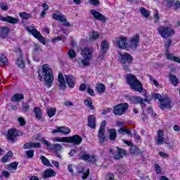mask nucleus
Returning <instances> with one entry per match:
<instances>
[{
  "mask_svg": "<svg viewBox=\"0 0 180 180\" xmlns=\"http://www.w3.org/2000/svg\"><path fill=\"white\" fill-rule=\"evenodd\" d=\"M58 79L60 88H61V89H65L66 88L65 79H64V76L63 75V73L59 72L58 76Z\"/></svg>",
  "mask_w": 180,
  "mask_h": 180,
  "instance_id": "24",
  "label": "nucleus"
},
{
  "mask_svg": "<svg viewBox=\"0 0 180 180\" xmlns=\"http://www.w3.org/2000/svg\"><path fill=\"white\" fill-rule=\"evenodd\" d=\"M174 9L175 11H176V9H179V8L180 7V2L179 1H176V3L174 5Z\"/></svg>",
  "mask_w": 180,
  "mask_h": 180,
  "instance_id": "64",
  "label": "nucleus"
},
{
  "mask_svg": "<svg viewBox=\"0 0 180 180\" xmlns=\"http://www.w3.org/2000/svg\"><path fill=\"white\" fill-rule=\"evenodd\" d=\"M87 126L90 127V129H96V117L94 115H89L87 117Z\"/></svg>",
  "mask_w": 180,
  "mask_h": 180,
  "instance_id": "17",
  "label": "nucleus"
},
{
  "mask_svg": "<svg viewBox=\"0 0 180 180\" xmlns=\"http://www.w3.org/2000/svg\"><path fill=\"white\" fill-rule=\"evenodd\" d=\"M54 141L58 143H68V137H56L54 139Z\"/></svg>",
  "mask_w": 180,
  "mask_h": 180,
  "instance_id": "41",
  "label": "nucleus"
},
{
  "mask_svg": "<svg viewBox=\"0 0 180 180\" xmlns=\"http://www.w3.org/2000/svg\"><path fill=\"white\" fill-rule=\"evenodd\" d=\"M19 15L22 19H30V14L26 12H21Z\"/></svg>",
  "mask_w": 180,
  "mask_h": 180,
  "instance_id": "48",
  "label": "nucleus"
},
{
  "mask_svg": "<svg viewBox=\"0 0 180 180\" xmlns=\"http://www.w3.org/2000/svg\"><path fill=\"white\" fill-rule=\"evenodd\" d=\"M0 63L1 64H8V58L4 54H0Z\"/></svg>",
  "mask_w": 180,
  "mask_h": 180,
  "instance_id": "46",
  "label": "nucleus"
},
{
  "mask_svg": "<svg viewBox=\"0 0 180 180\" xmlns=\"http://www.w3.org/2000/svg\"><path fill=\"white\" fill-rule=\"evenodd\" d=\"M117 171L120 172V174H124L126 172L127 169L126 167L123 165H118L117 166Z\"/></svg>",
  "mask_w": 180,
  "mask_h": 180,
  "instance_id": "49",
  "label": "nucleus"
},
{
  "mask_svg": "<svg viewBox=\"0 0 180 180\" xmlns=\"http://www.w3.org/2000/svg\"><path fill=\"white\" fill-rule=\"evenodd\" d=\"M18 122L20 126H25V124H26V122L25 121V119L22 117H20L18 118Z\"/></svg>",
  "mask_w": 180,
  "mask_h": 180,
  "instance_id": "55",
  "label": "nucleus"
},
{
  "mask_svg": "<svg viewBox=\"0 0 180 180\" xmlns=\"http://www.w3.org/2000/svg\"><path fill=\"white\" fill-rule=\"evenodd\" d=\"M118 133H120V134H124V133H126V134H127L128 136H132L133 134V133H131V131H130L129 129L127 128V127H121L118 130Z\"/></svg>",
  "mask_w": 180,
  "mask_h": 180,
  "instance_id": "29",
  "label": "nucleus"
},
{
  "mask_svg": "<svg viewBox=\"0 0 180 180\" xmlns=\"http://www.w3.org/2000/svg\"><path fill=\"white\" fill-rule=\"evenodd\" d=\"M19 165V162H11L8 167L7 169L9 171L11 174H13L16 169H18V166Z\"/></svg>",
  "mask_w": 180,
  "mask_h": 180,
  "instance_id": "27",
  "label": "nucleus"
},
{
  "mask_svg": "<svg viewBox=\"0 0 180 180\" xmlns=\"http://www.w3.org/2000/svg\"><path fill=\"white\" fill-rule=\"evenodd\" d=\"M140 11L141 15H143V16H145V18H148V16H150V13L148 12V11L146 10L145 8H141Z\"/></svg>",
  "mask_w": 180,
  "mask_h": 180,
  "instance_id": "44",
  "label": "nucleus"
},
{
  "mask_svg": "<svg viewBox=\"0 0 180 180\" xmlns=\"http://www.w3.org/2000/svg\"><path fill=\"white\" fill-rule=\"evenodd\" d=\"M127 81L131 89H134L136 92H143V84L137 79V77L134 75L127 74Z\"/></svg>",
  "mask_w": 180,
  "mask_h": 180,
  "instance_id": "2",
  "label": "nucleus"
},
{
  "mask_svg": "<svg viewBox=\"0 0 180 180\" xmlns=\"http://www.w3.org/2000/svg\"><path fill=\"white\" fill-rule=\"evenodd\" d=\"M0 8L2 11H8L9 7L8 6V4L5 1L0 2Z\"/></svg>",
  "mask_w": 180,
  "mask_h": 180,
  "instance_id": "47",
  "label": "nucleus"
},
{
  "mask_svg": "<svg viewBox=\"0 0 180 180\" xmlns=\"http://www.w3.org/2000/svg\"><path fill=\"white\" fill-rule=\"evenodd\" d=\"M47 115L49 117H53L56 115V108H49L47 110Z\"/></svg>",
  "mask_w": 180,
  "mask_h": 180,
  "instance_id": "43",
  "label": "nucleus"
},
{
  "mask_svg": "<svg viewBox=\"0 0 180 180\" xmlns=\"http://www.w3.org/2000/svg\"><path fill=\"white\" fill-rule=\"evenodd\" d=\"M106 180H115V175L112 173H108L105 176Z\"/></svg>",
  "mask_w": 180,
  "mask_h": 180,
  "instance_id": "52",
  "label": "nucleus"
},
{
  "mask_svg": "<svg viewBox=\"0 0 180 180\" xmlns=\"http://www.w3.org/2000/svg\"><path fill=\"white\" fill-rule=\"evenodd\" d=\"M89 162H91V163H95L96 161V159L95 158L94 155H89V160H88Z\"/></svg>",
  "mask_w": 180,
  "mask_h": 180,
  "instance_id": "56",
  "label": "nucleus"
},
{
  "mask_svg": "<svg viewBox=\"0 0 180 180\" xmlns=\"http://www.w3.org/2000/svg\"><path fill=\"white\" fill-rule=\"evenodd\" d=\"M96 89L97 91H98L100 94H103L105 92V84L100 83L96 85Z\"/></svg>",
  "mask_w": 180,
  "mask_h": 180,
  "instance_id": "38",
  "label": "nucleus"
},
{
  "mask_svg": "<svg viewBox=\"0 0 180 180\" xmlns=\"http://www.w3.org/2000/svg\"><path fill=\"white\" fill-rule=\"evenodd\" d=\"M41 160L44 164V165H46V167H53L52 164L50 163V161L49 160V159H47L44 155L41 156Z\"/></svg>",
  "mask_w": 180,
  "mask_h": 180,
  "instance_id": "39",
  "label": "nucleus"
},
{
  "mask_svg": "<svg viewBox=\"0 0 180 180\" xmlns=\"http://www.w3.org/2000/svg\"><path fill=\"white\" fill-rule=\"evenodd\" d=\"M152 98L153 99H158V101H160V103L161 102V101L162 100V96H161L159 94H153L152 95Z\"/></svg>",
  "mask_w": 180,
  "mask_h": 180,
  "instance_id": "50",
  "label": "nucleus"
},
{
  "mask_svg": "<svg viewBox=\"0 0 180 180\" xmlns=\"http://www.w3.org/2000/svg\"><path fill=\"white\" fill-rule=\"evenodd\" d=\"M79 174H82V179H86L89 176V169L85 170L84 167H82L80 170H78Z\"/></svg>",
  "mask_w": 180,
  "mask_h": 180,
  "instance_id": "30",
  "label": "nucleus"
},
{
  "mask_svg": "<svg viewBox=\"0 0 180 180\" xmlns=\"http://www.w3.org/2000/svg\"><path fill=\"white\" fill-rule=\"evenodd\" d=\"M66 84L70 88H74L75 86V77L70 75H65Z\"/></svg>",
  "mask_w": 180,
  "mask_h": 180,
  "instance_id": "19",
  "label": "nucleus"
},
{
  "mask_svg": "<svg viewBox=\"0 0 180 180\" xmlns=\"http://www.w3.org/2000/svg\"><path fill=\"white\" fill-rule=\"evenodd\" d=\"M80 54L83 56L82 64L84 66L89 65V61H91L92 54H94V49L91 47L83 48L81 49Z\"/></svg>",
  "mask_w": 180,
  "mask_h": 180,
  "instance_id": "3",
  "label": "nucleus"
},
{
  "mask_svg": "<svg viewBox=\"0 0 180 180\" xmlns=\"http://www.w3.org/2000/svg\"><path fill=\"white\" fill-rule=\"evenodd\" d=\"M128 109L129 104L127 103L118 104L114 107L112 113L118 116H122V115L126 113V110Z\"/></svg>",
  "mask_w": 180,
  "mask_h": 180,
  "instance_id": "5",
  "label": "nucleus"
},
{
  "mask_svg": "<svg viewBox=\"0 0 180 180\" xmlns=\"http://www.w3.org/2000/svg\"><path fill=\"white\" fill-rule=\"evenodd\" d=\"M171 43H172V40L167 39V41L165 42V46L166 47V51H168V49H169V46H171Z\"/></svg>",
  "mask_w": 180,
  "mask_h": 180,
  "instance_id": "53",
  "label": "nucleus"
},
{
  "mask_svg": "<svg viewBox=\"0 0 180 180\" xmlns=\"http://www.w3.org/2000/svg\"><path fill=\"white\" fill-rule=\"evenodd\" d=\"M164 143V138L162 136H158L157 139V144L161 145Z\"/></svg>",
  "mask_w": 180,
  "mask_h": 180,
  "instance_id": "59",
  "label": "nucleus"
},
{
  "mask_svg": "<svg viewBox=\"0 0 180 180\" xmlns=\"http://www.w3.org/2000/svg\"><path fill=\"white\" fill-rule=\"evenodd\" d=\"M109 112H110V109L109 108L103 109L102 112V115H103L104 116H106V115H108Z\"/></svg>",
  "mask_w": 180,
  "mask_h": 180,
  "instance_id": "63",
  "label": "nucleus"
},
{
  "mask_svg": "<svg viewBox=\"0 0 180 180\" xmlns=\"http://www.w3.org/2000/svg\"><path fill=\"white\" fill-rule=\"evenodd\" d=\"M23 134H21L16 129H11L8 131L7 139L11 141H15V139L18 136H22Z\"/></svg>",
  "mask_w": 180,
  "mask_h": 180,
  "instance_id": "10",
  "label": "nucleus"
},
{
  "mask_svg": "<svg viewBox=\"0 0 180 180\" xmlns=\"http://www.w3.org/2000/svg\"><path fill=\"white\" fill-rule=\"evenodd\" d=\"M166 57L167 60H171L172 61H175L176 63H179L180 64V59L179 57L174 56L172 53H167Z\"/></svg>",
  "mask_w": 180,
  "mask_h": 180,
  "instance_id": "31",
  "label": "nucleus"
},
{
  "mask_svg": "<svg viewBox=\"0 0 180 180\" xmlns=\"http://www.w3.org/2000/svg\"><path fill=\"white\" fill-rule=\"evenodd\" d=\"M21 109L23 113H26V112H29V110H30V105H29L27 103L22 102Z\"/></svg>",
  "mask_w": 180,
  "mask_h": 180,
  "instance_id": "35",
  "label": "nucleus"
},
{
  "mask_svg": "<svg viewBox=\"0 0 180 180\" xmlns=\"http://www.w3.org/2000/svg\"><path fill=\"white\" fill-rule=\"evenodd\" d=\"M25 154L27 155V158H33V157H34V150H26Z\"/></svg>",
  "mask_w": 180,
  "mask_h": 180,
  "instance_id": "45",
  "label": "nucleus"
},
{
  "mask_svg": "<svg viewBox=\"0 0 180 180\" xmlns=\"http://www.w3.org/2000/svg\"><path fill=\"white\" fill-rule=\"evenodd\" d=\"M68 143L79 146L82 143V138L77 134L68 137Z\"/></svg>",
  "mask_w": 180,
  "mask_h": 180,
  "instance_id": "13",
  "label": "nucleus"
},
{
  "mask_svg": "<svg viewBox=\"0 0 180 180\" xmlns=\"http://www.w3.org/2000/svg\"><path fill=\"white\" fill-rule=\"evenodd\" d=\"M43 143L44 144H45V146H47V147H49V150H51L56 154H58L59 153H61V151H63V146H61V144L60 143H50V142L47 141L46 139L43 140Z\"/></svg>",
  "mask_w": 180,
  "mask_h": 180,
  "instance_id": "7",
  "label": "nucleus"
},
{
  "mask_svg": "<svg viewBox=\"0 0 180 180\" xmlns=\"http://www.w3.org/2000/svg\"><path fill=\"white\" fill-rule=\"evenodd\" d=\"M26 30L32 34L35 39H37L42 44H46V39L41 36V34L34 28V27H27Z\"/></svg>",
  "mask_w": 180,
  "mask_h": 180,
  "instance_id": "6",
  "label": "nucleus"
},
{
  "mask_svg": "<svg viewBox=\"0 0 180 180\" xmlns=\"http://www.w3.org/2000/svg\"><path fill=\"white\" fill-rule=\"evenodd\" d=\"M160 108L162 110H164V109H171V108H172L171 106V99H169V98H162L160 102Z\"/></svg>",
  "mask_w": 180,
  "mask_h": 180,
  "instance_id": "14",
  "label": "nucleus"
},
{
  "mask_svg": "<svg viewBox=\"0 0 180 180\" xmlns=\"http://www.w3.org/2000/svg\"><path fill=\"white\" fill-rule=\"evenodd\" d=\"M112 154L114 160H122V158H123V157L127 154V151L122 148L117 146V152Z\"/></svg>",
  "mask_w": 180,
  "mask_h": 180,
  "instance_id": "11",
  "label": "nucleus"
},
{
  "mask_svg": "<svg viewBox=\"0 0 180 180\" xmlns=\"http://www.w3.org/2000/svg\"><path fill=\"white\" fill-rule=\"evenodd\" d=\"M41 147V146L39 142H27L24 145L23 148L27 150L29 148H40Z\"/></svg>",
  "mask_w": 180,
  "mask_h": 180,
  "instance_id": "21",
  "label": "nucleus"
},
{
  "mask_svg": "<svg viewBox=\"0 0 180 180\" xmlns=\"http://www.w3.org/2000/svg\"><path fill=\"white\" fill-rule=\"evenodd\" d=\"M120 63L121 64H131V61H133V56L127 53H124V54L120 53Z\"/></svg>",
  "mask_w": 180,
  "mask_h": 180,
  "instance_id": "12",
  "label": "nucleus"
},
{
  "mask_svg": "<svg viewBox=\"0 0 180 180\" xmlns=\"http://www.w3.org/2000/svg\"><path fill=\"white\" fill-rule=\"evenodd\" d=\"M101 50L103 53H106L109 50V44L108 41L105 40L101 43Z\"/></svg>",
  "mask_w": 180,
  "mask_h": 180,
  "instance_id": "36",
  "label": "nucleus"
},
{
  "mask_svg": "<svg viewBox=\"0 0 180 180\" xmlns=\"http://www.w3.org/2000/svg\"><path fill=\"white\" fill-rule=\"evenodd\" d=\"M169 81H171L172 84H173V85H175V86L179 84V79L176 78V76L172 74L169 75Z\"/></svg>",
  "mask_w": 180,
  "mask_h": 180,
  "instance_id": "34",
  "label": "nucleus"
},
{
  "mask_svg": "<svg viewBox=\"0 0 180 180\" xmlns=\"http://www.w3.org/2000/svg\"><path fill=\"white\" fill-rule=\"evenodd\" d=\"M84 103L86 106H88V108L91 109V110H94V109H95V107H94V105H92V99H91L90 98H87L84 101Z\"/></svg>",
  "mask_w": 180,
  "mask_h": 180,
  "instance_id": "37",
  "label": "nucleus"
},
{
  "mask_svg": "<svg viewBox=\"0 0 180 180\" xmlns=\"http://www.w3.org/2000/svg\"><path fill=\"white\" fill-rule=\"evenodd\" d=\"M90 13L93 15L94 19H96L97 20H101V22H106V18H105V15H103L98 11H96V10H91Z\"/></svg>",
  "mask_w": 180,
  "mask_h": 180,
  "instance_id": "18",
  "label": "nucleus"
},
{
  "mask_svg": "<svg viewBox=\"0 0 180 180\" xmlns=\"http://www.w3.org/2000/svg\"><path fill=\"white\" fill-rule=\"evenodd\" d=\"M89 159V155L88 154H84L80 156V160H83V161H88Z\"/></svg>",
  "mask_w": 180,
  "mask_h": 180,
  "instance_id": "57",
  "label": "nucleus"
},
{
  "mask_svg": "<svg viewBox=\"0 0 180 180\" xmlns=\"http://www.w3.org/2000/svg\"><path fill=\"white\" fill-rule=\"evenodd\" d=\"M33 112H34L37 119L40 120V119H41V110L40 109V108H39V107L34 108Z\"/></svg>",
  "mask_w": 180,
  "mask_h": 180,
  "instance_id": "32",
  "label": "nucleus"
},
{
  "mask_svg": "<svg viewBox=\"0 0 180 180\" xmlns=\"http://www.w3.org/2000/svg\"><path fill=\"white\" fill-rule=\"evenodd\" d=\"M89 2L91 5H94V6H98V5H100L101 4L99 0H89Z\"/></svg>",
  "mask_w": 180,
  "mask_h": 180,
  "instance_id": "54",
  "label": "nucleus"
},
{
  "mask_svg": "<svg viewBox=\"0 0 180 180\" xmlns=\"http://www.w3.org/2000/svg\"><path fill=\"white\" fill-rule=\"evenodd\" d=\"M166 2L168 8H171V6H172V4L175 2V0H167Z\"/></svg>",
  "mask_w": 180,
  "mask_h": 180,
  "instance_id": "61",
  "label": "nucleus"
},
{
  "mask_svg": "<svg viewBox=\"0 0 180 180\" xmlns=\"http://www.w3.org/2000/svg\"><path fill=\"white\" fill-rule=\"evenodd\" d=\"M9 34V27H2L0 30V39H6Z\"/></svg>",
  "mask_w": 180,
  "mask_h": 180,
  "instance_id": "26",
  "label": "nucleus"
},
{
  "mask_svg": "<svg viewBox=\"0 0 180 180\" xmlns=\"http://www.w3.org/2000/svg\"><path fill=\"white\" fill-rule=\"evenodd\" d=\"M52 18L54 19V20H59V22H62L63 23H64V22H67V18H65V16L61 14L53 13L52 14Z\"/></svg>",
  "mask_w": 180,
  "mask_h": 180,
  "instance_id": "28",
  "label": "nucleus"
},
{
  "mask_svg": "<svg viewBox=\"0 0 180 180\" xmlns=\"http://www.w3.org/2000/svg\"><path fill=\"white\" fill-rule=\"evenodd\" d=\"M52 133H60L61 134H70L71 129L67 127H58L56 129L52 130Z\"/></svg>",
  "mask_w": 180,
  "mask_h": 180,
  "instance_id": "16",
  "label": "nucleus"
},
{
  "mask_svg": "<svg viewBox=\"0 0 180 180\" xmlns=\"http://www.w3.org/2000/svg\"><path fill=\"white\" fill-rule=\"evenodd\" d=\"M70 58H74L75 56H77V53H75V51L74 50H70L68 53Z\"/></svg>",
  "mask_w": 180,
  "mask_h": 180,
  "instance_id": "51",
  "label": "nucleus"
},
{
  "mask_svg": "<svg viewBox=\"0 0 180 180\" xmlns=\"http://www.w3.org/2000/svg\"><path fill=\"white\" fill-rule=\"evenodd\" d=\"M116 44L118 49H122V50L129 49V44L127 43V37H120L115 39Z\"/></svg>",
  "mask_w": 180,
  "mask_h": 180,
  "instance_id": "8",
  "label": "nucleus"
},
{
  "mask_svg": "<svg viewBox=\"0 0 180 180\" xmlns=\"http://www.w3.org/2000/svg\"><path fill=\"white\" fill-rule=\"evenodd\" d=\"M8 160H9L8 156H7V155H5L2 158L1 162H8Z\"/></svg>",
  "mask_w": 180,
  "mask_h": 180,
  "instance_id": "62",
  "label": "nucleus"
},
{
  "mask_svg": "<svg viewBox=\"0 0 180 180\" xmlns=\"http://www.w3.org/2000/svg\"><path fill=\"white\" fill-rule=\"evenodd\" d=\"M108 131V138L111 140V141H115V140H116V138L117 137L116 129H109Z\"/></svg>",
  "mask_w": 180,
  "mask_h": 180,
  "instance_id": "25",
  "label": "nucleus"
},
{
  "mask_svg": "<svg viewBox=\"0 0 180 180\" xmlns=\"http://www.w3.org/2000/svg\"><path fill=\"white\" fill-rule=\"evenodd\" d=\"M139 45L140 35L136 34L134 37H131L129 43L128 44V49H131V50H136Z\"/></svg>",
  "mask_w": 180,
  "mask_h": 180,
  "instance_id": "9",
  "label": "nucleus"
},
{
  "mask_svg": "<svg viewBox=\"0 0 180 180\" xmlns=\"http://www.w3.org/2000/svg\"><path fill=\"white\" fill-rule=\"evenodd\" d=\"M98 137L100 142L105 143V130L99 129Z\"/></svg>",
  "mask_w": 180,
  "mask_h": 180,
  "instance_id": "33",
  "label": "nucleus"
},
{
  "mask_svg": "<svg viewBox=\"0 0 180 180\" xmlns=\"http://www.w3.org/2000/svg\"><path fill=\"white\" fill-rule=\"evenodd\" d=\"M16 64L18 65V67H20V68H23V67H25V62L23 61V58L22 57L18 58L16 61Z\"/></svg>",
  "mask_w": 180,
  "mask_h": 180,
  "instance_id": "42",
  "label": "nucleus"
},
{
  "mask_svg": "<svg viewBox=\"0 0 180 180\" xmlns=\"http://www.w3.org/2000/svg\"><path fill=\"white\" fill-rule=\"evenodd\" d=\"M99 37V32H92L90 34L89 40H96Z\"/></svg>",
  "mask_w": 180,
  "mask_h": 180,
  "instance_id": "40",
  "label": "nucleus"
},
{
  "mask_svg": "<svg viewBox=\"0 0 180 180\" xmlns=\"http://www.w3.org/2000/svg\"><path fill=\"white\" fill-rule=\"evenodd\" d=\"M0 20L2 22H7V23H11V25H16L19 22V18H13L12 16L0 15Z\"/></svg>",
  "mask_w": 180,
  "mask_h": 180,
  "instance_id": "15",
  "label": "nucleus"
},
{
  "mask_svg": "<svg viewBox=\"0 0 180 180\" xmlns=\"http://www.w3.org/2000/svg\"><path fill=\"white\" fill-rule=\"evenodd\" d=\"M105 127H106V120H103L101 124L99 130H105Z\"/></svg>",
  "mask_w": 180,
  "mask_h": 180,
  "instance_id": "58",
  "label": "nucleus"
},
{
  "mask_svg": "<svg viewBox=\"0 0 180 180\" xmlns=\"http://www.w3.org/2000/svg\"><path fill=\"white\" fill-rule=\"evenodd\" d=\"M131 103H134V105L141 104V106H144V100L139 96H133L131 98Z\"/></svg>",
  "mask_w": 180,
  "mask_h": 180,
  "instance_id": "23",
  "label": "nucleus"
},
{
  "mask_svg": "<svg viewBox=\"0 0 180 180\" xmlns=\"http://www.w3.org/2000/svg\"><path fill=\"white\" fill-rule=\"evenodd\" d=\"M39 77L41 81L43 80L44 77L45 84L48 88L51 86V84H53V81H54V75L53 74V70L50 68L48 64H44L42 66V75L39 74Z\"/></svg>",
  "mask_w": 180,
  "mask_h": 180,
  "instance_id": "1",
  "label": "nucleus"
},
{
  "mask_svg": "<svg viewBox=\"0 0 180 180\" xmlns=\"http://www.w3.org/2000/svg\"><path fill=\"white\" fill-rule=\"evenodd\" d=\"M158 33L162 39H169V37L175 34V30H172L169 27L160 26L158 28Z\"/></svg>",
  "mask_w": 180,
  "mask_h": 180,
  "instance_id": "4",
  "label": "nucleus"
},
{
  "mask_svg": "<svg viewBox=\"0 0 180 180\" xmlns=\"http://www.w3.org/2000/svg\"><path fill=\"white\" fill-rule=\"evenodd\" d=\"M25 99V95L22 94H15L13 96L11 97V102H20Z\"/></svg>",
  "mask_w": 180,
  "mask_h": 180,
  "instance_id": "22",
  "label": "nucleus"
},
{
  "mask_svg": "<svg viewBox=\"0 0 180 180\" xmlns=\"http://www.w3.org/2000/svg\"><path fill=\"white\" fill-rule=\"evenodd\" d=\"M2 175L3 176H5V178H9L11 176V173L8 171H3Z\"/></svg>",
  "mask_w": 180,
  "mask_h": 180,
  "instance_id": "60",
  "label": "nucleus"
},
{
  "mask_svg": "<svg viewBox=\"0 0 180 180\" xmlns=\"http://www.w3.org/2000/svg\"><path fill=\"white\" fill-rule=\"evenodd\" d=\"M56 173L53 170V169H47L42 174V179H46V178H51L56 176Z\"/></svg>",
  "mask_w": 180,
  "mask_h": 180,
  "instance_id": "20",
  "label": "nucleus"
}]
</instances>
